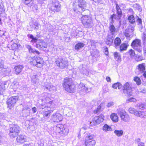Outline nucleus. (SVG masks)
<instances>
[{
  "label": "nucleus",
  "instance_id": "1",
  "mask_svg": "<svg viewBox=\"0 0 146 146\" xmlns=\"http://www.w3.org/2000/svg\"><path fill=\"white\" fill-rule=\"evenodd\" d=\"M63 86L68 92L73 93L75 91V86L73 84L71 78H66L63 81Z\"/></svg>",
  "mask_w": 146,
  "mask_h": 146
},
{
  "label": "nucleus",
  "instance_id": "2",
  "mask_svg": "<svg viewBox=\"0 0 146 146\" xmlns=\"http://www.w3.org/2000/svg\"><path fill=\"white\" fill-rule=\"evenodd\" d=\"M60 6L59 2L57 0L50 1L48 5L50 11L53 13L60 11L61 9Z\"/></svg>",
  "mask_w": 146,
  "mask_h": 146
},
{
  "label": "nucleus",
  "instance_id": "3",
  "mask_svg": "<svg viewBox=\"0 0 146 146\" xmlns=\"http://www.w3.org/2000/svg\"><path fill=\"white\" fill-rule=\"evenodd\" d=\"M81 21L84 27L86 28H90L94 26L91 17L88 15H82Z\"/></svg>",
  "mask_w": 146,
  "mask_h": 146
},
{
  "label": "nucleus",
  "instance_id": "4",
  "mask_svg": "<svg viewBox=\"0 0 146 146\" xmlns=\"http://www.w3.org/2000/svg\"><path fill=\"white\" fill-rule=\"evenodd\" d=\"M117 15L113 14L111 15L110 18L109 25L113 24L114 22L113 19H120L122 15V11L118 4L115 3Z\"/></svg>",
  "mask_w": 146,
  "mask_h": 146
},
{
  "label": "nucleus",
  "instance_id": "5",
  "mask_svg": "<svg viewBox=\"0 0 146 146\" xmlns=\"http://www.w3.org/2000/svg\"><path fill=\"white\" fill-rule=\"evenodd\" d=\"M9 130V135L11 138H14L17 136L20 132L19 127L17 125H12Z\"/></svg>",
  "mask_w": 146,
  "mask_h": 146
},
{
  "label": "nucleus",
  "instance_id": "6",
  "mask_svg": "<svg viewBox=\"0 0 146 146\" xmlns=\"http://www.w3.org/2000/svg\"><path fill=\"white\" fill-rule=\"evenodd\" d=\"M47 95L48 94L46 93H44L42 95V96L43 97V98L41 99V100L42 102L45 103L44 104H42V109L45 107L50 108H52V102L49 101V102H48L50 98L47 96Z\"/></svg>",
  "mask_w": 146,
  "mask_h": 146
},
{
  "label": "nucleus",
  "instance_id": "7",
  "mask_svg": "<svg viewBox=\"0 0 146 146\" xmlns=\"http://www.w3.org/2000/svg\"><path fill=\"white\" fill-rule=\"evenodd\" d=\"M132 47L135 50L139 53L142 52V47L141 45V40L138 39L134 40L131 44Z\"/></svg>",
  "mask_w": 146,
  "mask_h": 146
},
{
  "label": "nucleus",
  "instance_id": "8",
  "mask_svg": "<svg viewBox=\"0 0 146 146\" xmlns=\"http://www.w3.org/2000/svg\"><path fill=\"white\" fill-rule=\"evenodd\" d=\"M43 62V59L39 57H36L35 59L31 58L29 61L31 65L39 68L42 66Z\"/></svg>",
  "mask_w": 146,
  "mask_h": 146
},
{
  "label": "nucleus",
  "instance_id": "9",
  "mask_svg": "<svg viewBox=\"0 0 146 146\" xmlns=\"http://www.w3.org/2000/svg\"><path fill=\"white\" fill-rule=\"evenodd\" d=\"M55 129L56 132L61 134L62 136L66 135L68 133V129L65 128L63 125H58L55 127Z\"/></svg>",
  "mask_w": 146,
  "mask_h": 146
},
{
  "label": "nucleus",
  "instance_id": "10",
  "mask_svg": "<svg viewBox=\"0 0 146 146\" xmlns=\"http://www.w3.org/2000/svg\"><path fill=\"white\" fill-rule=\"evenodd\" d=\"M55 62L58 67L61 68H66L68 66V62L66 58H58Z\"/></svg>",
  "mask_w": 146,
  "mask_h": 146
},
{
  "label": "nucleus",
  "instance_id": "11",
  "mask_svg": "<svg viewBox=\"0 0 146 146\" xmlns=\"http://www.w3.org/2000/svg\"><path fill=\"white\" fill-rule=\"evenodd\" d=\"M118 113L121 120L126 122L129 121L130 119L129 116L124 110L119 109L118 111Z\"/></svg>",
  "mask_w": 146,
  "mask_h": 146
},
{
  "label": "nucleus",
  "instance_id": "12",
  "mask_svg": "<svg viewBox=\"0 0 146 146\" xmlns=\"http://www.w3.org/2000/svg\"><path fill=\"white\" fill-rule=\"evenodd\" d=\"M18 99V96H12L9 98L6 102L8 107L11 109L14 106Z\"/></svg>",
  "mask_w": 146,
  "mask_h": 146
},
{
  "label": "nucleus",
  "instance_id": "13",
  "mask_svg": "<svg viewBox=\"0 0 146 146\" xmlns=\"http://www.w3.org/2000/svg\"><path fill=\"white\" fill-rule=\"evenodd\" d=\"M36 43L35 47L41 50H44L47 46L46 43L42 40H39Z\"/></svg>",
  "mask_w": 146,
  "mask_h": 146
},
{
  "label": "nucleus",
  "instance_id": "14",
  "mask_svg": "<svg viewBox=\"0 0 146 146\" xmlns=\"http://www.w3.org/2000/svg\"><path fill=\"white\" fill-rule=\"evenodd\" d=\"M134 30L133 27H131L130 28L128 27L123 32V34L127 38L131 37L133 36Z\"/></svg>",
  "mask_w": 146,
  "mask_h": 146
},
{
  "label": "nucleus",
  "instance_id": "15",
  "mask_svg": "<svg viewBox=\"0 0 146 146\" xmlns=\"http://www.w3.org/2000/svg\"><path fill=\"white\" fill-rule=\"evenodd\" d=\"M123 91L125 94L131 95L132 91V89L128 82H126L123 87Z\"/></svg>",
  "mask_w": 146,
  "mask_h": 146
},
{
  "label": "nucleus",
  "instance_id": "16",
  "mask_svg": "<svg viewBox=\"0 0 146 146\" xmlns=\"http://www.w3.org/2000/svg\"><path fill=\"white\" fill-rule=\"evenodd\" d=\"M62 119V115L58 112L53 113L51 118V120L54 122H58L61 121Z\"/></svg>",
  "mask_w": 146,
  "mask_h": 146
},
{
  "label": "nucleus",
  "instance_id": "17",
  "mask_svg": "<svg viewBox=\"0 0 146 146\" xmlns=\"http://www.w3.org/2000/svg\"><path fill=\"white\" fill-rule=\"evenodd\" d=\"M11 72L9 68H4V62L3 60L0 58V73L5 74H9Z\"/></svg>",
  "mask_w": 146,
  "mask_h": 146
},
{
  "label": "nucleus",
  "instance_id": "18",
  "mask_svg": "<svg viewBox=\"0 0 146 146\" xmlns=\"http://www.w3.org/2000/svg\"><path fill=\"white\" fill-rule=\"evenodd\" d=\"M78 6L82 11L86 10L87 5L86 2L85 0H78Z\"/></svg>",
  "mask_w": 146,
  "mask_h": 146
},
{
  "label": "nucleus",
  "instance_id": "19",
  "mask_svg": "<svg viewBox=\"0 0 146 146\" xmlns=\"http://www.w3.org/2000/svg\"><path fill=\"white\" fill-rule=\"evenodd\" d=\"M117 32V30L113 24L109 25L108 36H114Z\"/></svg>",
  "mask_w": 146,
  "mask_h": 146
},
{
  "label": "nucleus",
  "instance_id": "20",
  "mask_svg": "<svg viewBox=\"0 0 146 146\" xmlns=\"http://www.w3.org/2000/svg\"><path fill=\"white\" fill-rule=\"evenodd\" d=\"M104 119V116L103 114H100L99 116L95 117L93 119V122L96 125L102 122Z\"/></svg>",
  "mask_w": 146,
  "mask_h": 146
},
{
  "label": "nucleus",
  "instance_id": "21",
  "mask_svg": "<svg viewBox=\"0 0 146 146\" xmlns=\"http://www.w3.org/2000/svg\"><path fill=\"white\" fill-rule=\"evenodd\" d=\"M8 85V84L7 81H5L1 83L0 85V95L3 93L6 88H7Z\"/></svg>",
  "mask_w": 146,
  "mask_h": 146
},
{
  "label": "nucleus",
  "instance_id": "22",
  "mask_svg": "<svg viewBox=\"0 0 146 146\" xmlns=\"http://www.w3.org/2000/svg\"><path fill=\"white\" fill-rule=\"evenodd\" d=\"M85 144H86V142L87 141L88 142L90 143L92 141H95L93 139L94 135H90L89 133H86L85 135Z\"/></svg>",
  "mask_w": 146,
  "mask_h": 146
},
{
  "label": "nucleus",
  "instance_id": "23",
  "mask_svg": "<svg viewBox=\"0 0 146 146\" xmlns=\"http://www.w3.org/2000/svg\"><path fill=\"white\" fill-rule=\"evenodd\" d=\"M38 76L33 75L31 77L32 80L35 86H38L40 84L39 80L37 78Z\"/></svg>",
  "mask_w": 146,
  "mask_h": 146
},
{
  "label": "nucleus",
  "instance_id": "24",
  "mask_svg": "<svg viewBox=\"0 0 146 146\" xmlns=\"http://www.w3.org/2000/svg\"><path fill=\"white\" fill-rule=\"evenodd\" d=\"M26 137L24 135H20L17 138V141L20 143H23L26 141Z\"/></svg>",
  "mask_w": 146,
  "mask_h": 146
},
{
  "label": "nucleus",
  "instance_id": "25",
  "mask_svg": "<svg viewBox=\"0 0 146 146\" xmlns=\"http://www.w3.org/2000/svg\"><path fill=\"white\" fill-rule=\"evenodd\" d=\"M90 52L91 55L93 57L96 58L98 56L99 51L95 47L94 48L91 49Z\"/></svg>",
  "mask_w": 146,
  "mask_h": 146
},
{
  "label": "nucleus",
  "instance_id": "26",
  "mask_svg": "<svg viewBox=\"0 0 146 146\" xmlns=\"http://www.w3.org/2000/svg\"><path fill=\"white\" fill-rule=\"evenodd\" d=\"M105 107V104L104 103H101L95 110H94V112L95 113H97L101 111H102Z\"/></svg>",
  "mask_w": 146,
  "mask_h": 146
},
{
  "label": "nucleus",
  "instance_id": "27",
  "mask_svg": "<svg viewBox=\"0 0 146 146\" xmlns=\"http://www.w3.org/2000/svg\"><path fill=\"white\" fill-rule=\"evenodd\" d=\"M13 40H12L10 44H9L7 46L10 50H14L17 48L18 47L17 44L16 43H13Z\"/></svg>",
  "mask_w": 146,
  "mask_h": 146
},
{
  "label": "nucleus",
  "instance_id": "28",
  "mask_svg": "<svg viewBox=\"0 0 146 146\" xmlns=\"http://www.w3.org/2000/svg\"><path fill=\"white\" fill-rule=\"evenodd\" d=\"M25 46L26 47L28 50L29 52L36 53L38 54H39L40 53L38 51L36 50L35 49H33L31 46L28 44L25 45Z\"/></svg>",
  "mask_w": 146,
  "mask_h": 146
},
{
  "label": "nucleus",
  "instance_id": "29",
  "mask_svg": "<svg viewBox=\"0 0 146 146\" xmlns=\"http://www.w3.org/2000/svg\"><path fill=\"white\" fill-rule=\"evenodd\" d=\"M78 87L79 89H81L80 91L84 92L82 94H84L86 93L88 90L87 88L85 87L84 84L82 83H80L78 86Z\"/></svg>",
  "mask_w": 146,
  "mask_h": 146
},
{
  "label": "nucleus",
  "instance_id": "30",
  "mask_svg": "<svg viewBox=\"0 0 146 146\" xmlns=\"http://www.w3.org/2000/svg\"><path fill=\"white\" fill-rule=\"evenodd\" d=\"M113 41V36H108L107 37L106 43L108 45H110L112 44Z\"/></svg>",
  "mask_w": 146,
  "mask_h": 146
},
{
  "label": "nucleus",
  "instance_id": "31",
  "mask_svg": "<svg viewBox=\"0 0 146 146\" xmlns=\"http://www.w3.org/2000/svg\"><path fill=\"white\" fill-rule=\"evenodd\" d=\"M127 20L131 24L134 25L135 23V20L133 15H130L128 16Z\"/></svg>",
  "mask_w": 146,
  "mask_h": 146
},
{
  "label": "nucleus",
  "instance_id": "32",
  "mask_svg": "<svg viewBox=\"0 0 146 146\" xmlns=\"http://www.w3.org/2000/svg\"><path fill=\"white\" fill-rule=\"evenodd\" d=\"M121 43V40L120 38L118 37H116L114 40V46L116 48H117V47H119Z\"/></svg>",
  "mask_w": 146,
  "mask_h": 146
},
{
  "label": "nucleus",
  "instance_id": "33",
  "mask_svg": "<svg viewBox=\"0 0 146 146\" xmlns=\"http://www.w3.org/2000/svg\"><path fill=\"white\" fill-rule=\"evenodd\" d=\"M135 113V115L141 117L145 118L146 117V111H139Z\"/></svg>",
  "mask_w": 146,
  "mask_h": 146
},
{
  "label": "nucleus",
  "instance_id": "34",
  "mask_svg": "<svg viewBox=\"0 0 146 146\" xmlns=\"http://www.w3.org/2000/svg\"><path fill=\"white\" fill-rule=\"evenodd\" d=\"M145 64L143 63L139 64L138 66V68L139 71L141 73H143L145 70Z\"/></svg>",
  "mask_w": 146,
  "mask_h": 146
},
{
  "label": "nucleus",
  "instance_id": "35",
  "mask_svg": "<svg viewBox=\"0 0 146 146\" xmlns=\"http://www.w3.org/2000/svg\"><path fill=\"white\" fill-rule=\"evenodd\" d=\"M110 118L114 122L118 121V118L117 114L115 113H112L110 115Z\"/></svg>",
  "mask_w": 146,
  "mask_h": 146
},
{
  "label": "nucleus",
  "instance_id": "36",
  "mask_svg": "<svg viewBox=\"0 0 146 146\" xmlns=\"http://www.w3.org/2000/svg\"><path fill=\"white\" fill-rule=\"evenodd\" d=\"M85 44L82 42H79L76 44L75 46V49L77 50L81 49L84 46Z\"/></svg>",
  "mask_w": 146,
  "mask_h": 146
},
{
  "label": "nucleus",
  "instance_id": "37",
  "mask_svg": "<svg viewBox=\"0 0 146 146\" xmlns=\"http://www.w3.org/2000/svg\"><path fill=\"white\" fill-rule=\"evenodd\" d=\"M27 36L28 38L31 39V42L32 43H36L37 42V38L36 37H35L32 34H28Z\"/></svg>",
  "mask_w": 146,
  "mask_h": 146
},
{
  "label": "nucleus",
  "instance_id": "38",
  "mask_svg": "<svg viewBox=\"0 0 146 146\" xmlns=\"http://www.w3.org/2000/svg\"><path fill=\"white\" fill-rule=\"evenodd\" d=\"M23 66L22 65H19L15 66V69L16 74H19L21 71Z\"/></svg>",
  "mask_w": 146,
  "mask_h": 146
},
{
  "label": "nucleus",
  "instance_id": "39",
  "mask_svg": "<svg viewBox=\"0 0 146 146\" xmlns=\"http://www.w3.org/2000/svg\"><path fill=\"white\" fill-rule=\"evenodd\" d=\"M45 29L46 30V31L50 32L52 31L53 28L52 26L49 24H46L45 25Z\"/></svg>",
  "mask_w": 146,
  "mask_h": 146
},
{
  "label": "nucleus",
  "instance_id": "40",
  "mask_svg": "<svg viewBox=\"0 0 146 146\" xmlns=\"http://www.w3.org/2000/svg\"><path fill=\"white\" fill-rule=\"evenodd\" d=\"M128 46V44L127 43H123L121 44L119 46L120 50L121 51L123 50H125L127 49Z\"/></svg>",
  "mask_w": 146,
  "mask_h": 146
},
{
  "label": "nucleus",
  "instance_id": "41",
  "mask_svg": "<svg viewBox=\"0 0 146 146\" xmlns=\"http://www.w3.org/2000/svg\"><path fill=\"white\" fill-rule=\"evenodd\" d=\"M112 87L115 89H116L118 88V89H119L122 88V85L121 83L117 82L113 84L112 86Z\"/></svg>",
  "mask_w": 146,
  "mask_h": 146
},
{
  "label": "nucleus",
  "instance_id": "42",
  "mask_svg": "<svg viewBox=\"0 0 146 146\" xmlns=\"http://www.w3.org/2000/svg\"><path fill=\"white\" fill-rule=\"evenodd\" d=\"M86 68V66H83L82 68L80 69V72L84 75L87 76L88 75V72Z\"/></svg>",
  "mask_w": 146,
  "mask_h": 146
},
{
  "label": "nucleus",
  "instance_id": "43",
  "mask_svg": "<svg viewBox=\"0 0 146 146\" xmlns=\"http://www.w3.org/2000/svg\"><path fill=\"white\" fill-rule=\"evenodd\" d=\"M0 15L1 17H5L6 16L4 6H1L0 7Z\"/></svg>",
  "mask_w": 146,
  "mask_h": 146
},
{
  "label": "nucleus",
  "instance_id": "44",
  "mask_svg": "<svg viewBox=\"0 0 146 146\" xmlns=\"http://www.w3.org/2000/svg\"><path fill=\"white\" fill-rule=\"evenodd\" d=\"M114 58L116 61H121V57L119 54L117 52H115L114 53Z\"/></svg>",
  "mask_w": 146,
  "mask_h": 146
},
{
  "label": "nucleus",
  "instance_id": "45",
  "mask_svg": "<svg viewBox=\"0 0 146 146\" xmlns=\"http://www.w3.org/2000/svg\"><path fill=\"white\" fill-rule=\"evenodd\" d=\"M142 39L143 46H146V34L145 33L143 32L142 36Z\"/></svg>",
  "mask_w": 146,
  "mask_h": 146
},
{
  "label": "nucleus",
  "instance_id": "46",
  "mask_svg": "<svg viewBox=\"0 0 146 146\" xmlns=\"http://www.w3.org/2000/svg\"><path fill=\"white\" fill-rule=\"evenodd\" d=\"M114 133L115 135L118 137L122 136L123 133V131L122 130H115L114 131Z\"/></svg>",
  "mask_w": 146,
  "mask_h": 146
},
{
  "label": "nucleus",
  "instance_id": "47",
  "mask_svg": "<svg viewBox=\"0 0 146 146\" xmlns=\"http://www.w3.org/2000/svg\"><path fill=\"white\" fill-rule=\"evenodd\" d=\"M24 111H27V113L26 115V116H28L29 115V113H31V109L28 106H25L24 108Z\"/></svg>",
  "mask_w": 146,
  "mask_h": 146
},
{
  "label": "nucleus",
  "instance_id": "48",
  "mask_svg": "<svg viewBox=\"0 0 146 146\" xmlns=\"http://www.w3.org/2000/svg\"><path fill=\"white\" fill-rule=\"evenodd\" d=\"M111 129V127L107 124L104 125L103 128V130L105 131H109Z\"/></svg>",
  "mask_w": 146,
  "mask_h": 146
},
{
  "label": "nucleus",
  "instance_id": "49",
  "mask_svg": "<svg viewBox=\"0 0 146 146\" xmlns=\"http://www.w3.org/2000/svg\"><path fill=\"white\" fill-rule=\"evenodd\" d=\"M134 80L136 82L137 84L139 85H140L141 83V81L139 78L136 76L134 78Z\"/></svg>",
  "mask_w": 146,
  "mask_h": 146
},
{
  "label": "nucleus",
  "instance_id": "50",
  "mask_svg": "<svg viewBox=\"0 0 146 146\" xmlns=\"http://www.w3.org/2000/svg\"><path fill=\"white\" fill-rule=\"evenodd\" d=\"M86 142V144H85L86 146H94L96 144L95 141H92L91 142L88 143L87 141Z\"/></svg>",
  "mask_w": 146,
  "mask_h": 146
},
{
  "label": "nucleus",
  "instance_id": "51",
  "mask_svg": "<svg viewBox=\"0 0 146 146\" xmlns=\"http://www.w3.org/2000/svg\"><path fill=\"white\" fill-rule=\"evenodd\" d=\"M136 100L134 98H129L126 100V102L127 103H129L130 102H136Z\"/></svg>",
  "mask_w": 146,
  "mask_h": 146
},
{
  "label": "nucleus",
  "instance_id": "52",
  "mask_svg": "<svg viewBox=\"0 0 146 146\" xmlns=\"http://www.w3.org/2000/svg\"><path fill=\"white\" fill-rule=\"evenodd\" d=\"M52 110H48V111H45L44 112V115L46 117H49L50 116V113L51 112H52Z\"/></svg>",
  "mask_w": 146,
  "mask_h": 146
},
{
  "label": "nucleus",
  "instance_id": "53",
  "mask_svg": "<svg viewBox=\"0 0 146 146\" xmlns=\"http://www.w3.org/2000/svg\"><path fill=\"white\" fill-rule=\"evenodd\" d=\"M129 112L131 113L134 114L135 115V113L136 112H138V111L136 110H135L134 109L132 108H130L129 110Z\"/></svg>",
  "mask_w": 146,
  "mask_h": 146
},
{
  "label": "nucleus",
  "instance_id": "54",
  "mask_svg": "<svg viewBox=\"0 0 146 146\" xmlns=\"http://www.w3.org/2000/svg\"><path fill=\"white\" fill-rule=\"evenodd\" d=\"M114 103L112 101H110V102L108 103L106 105V107L107 108H109L112 106H113L114 105Z\"/></svg>",
  "mask_w": 146,
  "mask_h": 146
},
{
  "label": "nucleus",
  "instance_id": "55",
  "mask_svg": "<svg viewBox=\"0 0 146 146\" xmlns=\"http://www.w3.org/2000/svg\"><path fill=\"white\" fill-rule=\"evenodd\" d=\"M143 58L142 56L138 55H136L135 57V60L137 62L141 61L143 60Z\"/></svg>",
  "mask_w": 146,
  "mask_h": 146
},
{
  "label": "nucleus",
  "instance_id": "56",
  "mask_svg": "<svg viewBox=\"0 0 146 146\" xmlns=\"http://www.w3.org/2000/svg\"><path fill=\"white\" fill-rule=\"evenodd\" d=\"M23 3L26 5H28L30 3H33V0H23Z\"/></svg>",
  "mask_w": 146,
  "mask_h": 146
},
{
  "label": "nucleus",
  "instance_id": "57",
  "mask_svg": "<svg viewBox=\"0 0 146 146\" xmlns=\"http://www.w3.org/2000/svg\"><path fill=\"white\" fill-rule=\"evenodd\" d=\"M129 55L131 57L135 55L134 51L132 49L130 50L129 52Z\"/></svg>",
  "mask_w": 146,
  "mask_h": 146
},
{
  "label": "nucleus",
  "instance_id": "58",
  "mask_svg": "<svg viewBox=\"0 0 146 146\" xmlns=\"http://www.w3.org/2000/svg\"><path fill=\"white\" fill-rule=\"evenodd\" d=\"M98 3L102 4L104 2L103 0H92Z\"/></svg>",
  "mask_w": 146,
  "mask_h": 146
},
{
  "label": "nucleus",
  "instance_id": "59",
  "mask_svg": "<svg viewBox=\"0 0 146 146\" xmlns=\"http://www.w3.org/2000/svg\"><path fill=\"white\" fill-rule=\"evenodd\" d=\"M137 106H138V108H138L142 110V109H144L145 108V107L144 106V105L143 104H139V105H138Z\"/></svg>",
  "mask_w": 146,
  "mask_h": 146
},
{
  "label": "nucleus",
  "instance_id": "60",
  "mask_svg": "<svg viewBox=\"0 0 146 146\" xmlns=\"http://www.w3.org/2000/svg\"><path fill=\"white\" fill-rule=\"evenodd\" d=\"M137 22L138 23V24H142V21L141 19L138 16H137Z\"/></svg>",
  "mask_w": 146,
  "mask_h": 146
},
{
  "label": "nucleus",
  "instance_id": "61",
  "mask_svg": "<svg viewBox=\"0 0 146 146\" xmlns=\"http://www.w3.org/2000/svg\"><path fill=\"white\" fill-rule=\"evenodd\" d=\"M90 42L91 43V45H94V44L96 42L94 40H90Z\"/></svg>",
  "mask_w": 146,
  "mask_h": 146
},
{
  "label": "nucleus",
  "instance_id": "62",
  "mask_svg": "<svg viewBox=\"0 0 146 146\" xmlns=\"http://www.w3.org/2000/svg\"><path fill=\"white\" fill-rule=\"evenodd\" d=\"M36 108L35 107H34L32 108V110L31 111L33 113H35L36 112Z\"/></svg>",
  "mask_w": 146,
  "mask_h": 146
},
{
  "label": "nucleus",
  "instance_id": "63",
  "mask_svg": "<svg viewBox=\"0 0 146 146\" xmlns=\"http://www.w3.org/2000/svg\"><path fill=\"white\" fill-rule=\"evenodd\" d=\"M106 80L108 82H111V79L109 77L107 76L106 78Z\"/></svg>",
  "mask_w": 146,
  "mask_h": 146
},
{
  "label": "nucleus",
  "instance_id": "64",
  "mask_svg": "<svg viewBox=\"0 0 146 146\" xmlns=\"http://www.w3.org/2000/svg\"><path fill=\"white\" fill-rule=\"evenodd\" d=\"M138 146H145V144L142 142H139L138 144Z\"/></svg>",
  "mask_w": 146,
  "mask_h": 146
}]
</instances>
